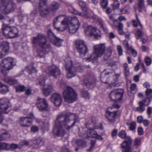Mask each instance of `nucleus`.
<instances>
[{
    "mask_svg": "<svg viewBox=\"0 0 152 152\" xmlns=\"http://www.w3.org/2000/svg\"><path fill=\"white\" fill-rule=\"evenodd\" d=\"M79 121L78 116L75 114L69 112H62L58 115L57 117L53 133L58 136H63L65 133L63 127L69 130Z\"/></svg>",
    "mask_w": 152,
    "mask_h": 152,
    "instance_id": "f257e3e1",
    "label": "nucleus"
},
{
    "mask_svg": "<svg viewBox=\"0 0 152 152\" xmlns=\"http://www.w3.org/2000/svg\"><path fill=\"white\" fill-rule=\"evenodd\" d=\"M60 87L63 88H65L63 92V96L65 102L72 103L76 100L77 94L72 88L67 86L64 83H61Z\"/></svg>",
    "mask_w": 152,
    "mask_h": 152,
    "instance_id": "f03ea898",
    "label": "nucleus"
},
{
    "mask_svg": "<svg viewBox=\"0 0 152 152\" xmlns=\"http://www.w3.org/2000/svg\"><path fill=\"white\" fill-rule=\"evenodd\" d=\"M16 64V60L13 58L7 57L3 59L0 63V71L6 76L9 71Z\"/></svg>",
    "mask_w": 152,
    "mask_h": 152,
    "instance_id": "7ed1b4c3",
    "label": "nucleus"
},
{
    "mask_svg": "<svg viewBox=\"0 0 152 152\" xmlns=\"http://www.w3.org/2000/svg\"><path fill=\"white\" fill-rule=\"evenodd\" d=\"M66 69L67 70L66 76L67 78H70L74 77L76 72H80L83 71V69L81 67L79 66L76 69L72 66V62L71 58L68 57L65 59Z\"/></svg>",
    "mask_w": 152,
    "mask_h": 152,
    "instance_id": "20e7f679",
    "label": "nucleus"
},
{
    "mask_svg": "<svg viewBox=\"0 0 152 152\" xmlns=\"http://www.w3.org/2000/svg\"><path fill=\"white\" fill-rule=\"evenodd\" d=\"M124 91L121 89H115L112 91L109 96L110 99L114 102L122 103L124 99L123 97Z\"/></svg>",
    "mask_w": 152,
    "mask_h": 152,
    "instance_id": "39448f33",
    "label": "nucleus"
},
{
    "mask_svg": "<svg viewBox=\"0 0 152 152\" xmlns=\"http://www.w3.org/2000/svg\"><path fill=\"white\" fill-rule=\"evenodd\" d=\"M2 31L3 35L6 37L13 38L18 37V30L15 27L3 26Z\"/></svg>",
    "mask_w": 152,
    "mask_h": 152,
    "instance_id": "423d86ee",
    "label": "nucleus"
},
{
    "mask_svg": "<svg viewBox=\"0 0 152 152\" xmlns=\"http://www.w3.org/2000/svg\"><path fill=\"white\" fill-rule=\"evenodd\" d=\"M32 42L34 44H39L42 48L50 50V45L47 42L45 37L42 34H39L38 37H33Z\"/></svg>",
    "mask_w": 152,
    "mask_h": 152,
    "instance_id": "0eeeda50",
    "label": "nucleus"
},
{
    "mask_svg": "<svg viewBox=\"0 0 152 152\" xmlns=\"http://www.w3.org/2000/svg\"><path fill=\"white\" fill-rule=\"evenodd\" d=\"M45 79L46 77L44 75L40 76L38 78L39 84L43 86L42 88L43 93L45 96H47L53 91V87L52 85H45Z\"/></svg>",
    "mask_w": 152,
    "mask_h": 152,
    "instance_id": "6e6552de",
    "label": "nucleus"
},
{
    "mask_svg": "<svg viewBox=\"0 0 152 152\" xmlns=\"http://www.w3.org/2000/svg\"><path fill=\"white\" fill-rule=\"evenodd\" d=\"M76 47L81 56H84L87 52V46L83 40L79 39L76 41Z\"/></svg>",
    "mask_w": 152,
    "mask_h": 152,
    "instance_id": "1a4fd4ad",
    "label": "nucleus"
},
{
    "mask_svg": "<svg viewBox=\"0 0 152 152\" xmlns=\"http://www.w3.org/2000/svg\"><path fill=\"white\" fill-rule=\"evenodd\" d=\"M132 142L131 138L127 136L125 138L124 141L120 145L121 152H132V148L131 146Z\"/></svg>",
    "mask_w": 152,
    "mask_h": 152,
    "instance_id": "9d476101",
    "label": "nucleus"
},
{
    "mask_svg": "<svg viewBox=\"0 0 152 152\" xmlns=\"http://www.w3.org/2000/svg\"><path fill=\"white\" fill-rule=\"evenodd\" d=\"M36 105L37 108L40 111H49L50 108L44 98L42 99L39 97L38 98Z\"/></svg>",
    "mask_w": 152,
    "mask_h": 152,
    "instance_id": "9b49d317",
    "label": "nucleus"
},
{
    "mask_svg": "<svg viewBox=\"0 0 152 152\" xmlns=\"http://www.w3.org/2000/svg\"><path fill=\"white\" fill-rule=\"evenodd\" d=\"M64 16L63 15H60L58 16L54 20V26L56 29L59 31H64L66 30L67 27H68V25H69V22L68 20V18H66L61 22V25L60 27L56 28L55 26V24L56 23L59 21L60 20H58V19L61 18L62 17H63Z\"/></svg>",
    "mask_w": 152,
    "mask_h": 152,
    "instance_id": "f8f14e48",
    "label": "nucleus"
},
{
    "mask_svg": "<svg viewBox=\"0 0 152 152\" xmlns=\"http://www.w3.org/2000/svg\"><path fill=\"white\" fill-rule=\"evenodd\" d=\"M34 118L33 114L31 113L29 117L21 118L19 119V123L21 126L23 127H29L32 124V119Z\"/></svg>",
    "mask_w": 152,
    "mask_h": 152,
    "instance_id": "ddd939ff",
    "label": "nucleus"
},
{
    "mask_svg": "<svg viewBox=\"0 0 152 152\" xmlns=\"http://www.w3.org/2000/svg\"><path fill=\"white\" fill-rule=\"evenodd\" d=\"M46 73L54 77H57L60 74V71L58 67L55 65L48 67L46 71Z\"/></svg>",
    "mask_w": 152,
    "mask_h": 152,
    "instance_id": "4468645a",
    "label": "nucleus"
},
{
    "mask_svg": "<svg viewBox=\"0 0 152 152\" xmlns=\"http://www.w3.org/2000/svg\"><path fill=\"white\" fill-rule=\"evenodd\" d=\"M9 0H1V3L4 7L3 12L8 14L13 11L15 9V5L14 4H9Z\"/></svg>",
    "mask_w": 152,
    "mask_h": 152,
    "instance_id": "2eb2a0df",
    "label": "nucleus"
},
{
    "mask_svg": "<svg viewBox=\"0 0 152 152\" xmlns=\"http://www.w3.org/2000/svg\"><path fill=\"white\" fill-rule=\"evenodd\" d=\"M9 100L6 98L0 99V109L1 112L7 113L10 110L9 109Z\"/></svg>",
    "mask_w": 152,
    "mask_h": 152,
    "instance_id": "dca6fc26",
    "label": "nucleus"
},
{
    "mask_svg": "<svg viewBox=\"0 0 152 152\" xmlns=\"http://www.w3.org/2000/svg\"><path fill=\"white\" fill-rule=\"evenodd\" d=\"M99 127L96 126L93 127V128H90L88 129L87 132V136L88 137H94L96 139L102 140L103 138L102 136L98 134L94 129H97Z\"/></svg>",
    "mask_w": 152,
    "mask_h": 152,
    "instance_id": "f3484780",
    "label": "nucleus"
},
{
    "mask_svg": "<svg viewBox=\"0 0 152 152\" xmlns=\"http://www.w3.org/2000/svg\"><path fill=\"white\" fill-rule=\"evenodd\" d=\"M50 99L54 105L56 106H60L62 101L61 95L58 93H55L52 95Z\"/></svg>",
    "mask_w": 152,
    "mask_h": 152,
    "instance_id": "a211bd4d",
    "label": "nucleus"
},
{
    "mask_svg": "<svg viewBox=\"0 0 152 152\" xmlns=\"http://www.w3.org/2000/svg\"><path fill=\"white\" fill-rule=\"evenodd\" d=\"M118 112L115 111L113 112L107 111L105 114V116L108 122L110 123H114L118 115Z\"/></svg>",
    "mask_w": 152,
    "mask_h": 152,
    "instance_id": "6ab92c4d",
    "label": "nucleus"
},
{
    "mask_svg": "<svg viewBox=\"0 0 152 152\" xmlns=\"http://www.w3.org/2000/svg\"><path fill=\"white\" fill-rule=\"evenodd\" d=\"M9 49L8 44L4 42L0 45V59L4 58L7 53Z\"/></svg>",
    "mask_w": 152,
    "mask_h": 152,
    "instance_id": "aec40b11",
    "label": "nucleus"
},
{
    "mask_svg": "<svg viewBox=\"0 0 152 152\" xmlns=\"http://www.w3.org/2000/svg\"><path fill=\"white\" fill-rule=\"evenodd\" d=\"M94 50L95 52H97L102 56L103 55L105 49V43H101L96 45H94Z\"/></svg>",
    "mask_w": 152,
    "mask_h": 152,
    "instance_id": "412c9836",
    "label": "nucleus"
},
{
    "mask_svg": "<svg viewBox=\"0 0 152 152\" xmlns=\"http://www.w3.org/2000/svg\"><path fill=\"white\" fill-rule=\"evenodd\" d=\"M69 11L72 13H73L75 15H77L83 17L85 18H89V13L86 12V14H85L83 12H80L77 11V10L75 9L72 7H68Z\"/></svg>",
    "mask_w": 152,
    "mask_h": 152,
    "instance_id": "4be33fe9",
    "label": "nucleus"
},
{
    "mask_svg": "<svg viewBox=\"0 0 152 152\" xmlns=\"http://www.w3.org/2000/svg\"><path fill=\"white\" fill-rule=\"evenodd\" d=\"M60 6L59 3L57 1H53L48 7L50 12H54L58 10Z\"/></svg>",
    "mask_w": 152,
    "mask_h": 152,
    "instance_id": "5701e85b",
    "label": "nucleus"
},
{
    "mask_svg": "<svg viewBox=\"0 0 152 152\" xmlns=\"http://www.w3.org/2000/svg\"><path fill=\"white\" fill-rule=\"evenodd\" d=\"M68 20L69 24L79 28L80 24L79 20L76 17H74L72 18H68Z\"/></svg>",
    "mask_w": 152,
    "mask_h": 152,
    "instance_id": "b1692460",
    "label": "nucleus"
},
{
    "mask_svg": "<svg viewBox=\"0 0 152 152\" xmlns=\"http://www.w3.org/2000/svg\"><path fill=\"white\" fill-rule=\"evenodd\" d=\"M102 55L97 52H95L94 50L93 52L89 58H88L86 60L87 61H94L97 60L98 58L101 57Z\"/></svg>",
    "mask_w": 152,
    "mask_h": 152,
    "instance_id": "393cba45",
    "label": "nucleus"
},
{
    "mask_svg": "<svg viewBox=\"0 0 152 152\" xmlns=\"http://www.w3.org/2000/svg\"><path fill=\"white\" fill-rule=\"evenodd\" d=\"M92 36L97 39H100L101 37L100 31L95 28H94L92 32Z\"/></svg>",
    "mask_w": 152,
    "mask_h": 152,
    "instance_id": "a878e982",
    "label": "nucleus"
},
{
    "mask_svg": "<svg viewBox=\"0 0 152 152\" xmlns=\"http://www.w3.org/2000/svg\"><path fill=\"white\" fill-rule=\"evenodd\" d=\"M94 28L91 26H88L85 29V33L88 37L92 36V32Z\"/></svg>",
    "mask_w": 152,
    "mask_h": 152,
    "instance_id": "bb28decb",
    "label": "nucleus"
},
{
    "mask_svg": "<svg viewBox=\"0 0 152 152\" xmlns=\"http://www.w3.org/2000/svg\"><path fill=\"white\" fill-rule=\"evenodd\" d=\"M4 81L10 85H12L17 83V81L13 78L8 77L4 79Z\"/></svg>",
    "mask_w": 152,
    "mask_h": 152,
    "instance_id": "cd10ccee",
    "label": "nucleus"
},
{
    "mask_svg": "<svg viewBox=\"0 0 152 152\" xmlns=\"http://www.w3.org/2000/svg\"><path fill=\"white\" fill-rule=\"evenodd\" d=\"M1 133V135H0V140L5 139L10 136L7 132L4 130H2Z\"/></svg>",
    "mask_w": 152,
    "mask_h": 152,
    "instance_id": "c85d7f7f",
    "label": "nucleus"
},
{
    "mask_svg": "<svg viewBox=\"0 0 152 152\" xmlns=\"http://www.w3.org/2000/svg\"><path fill=\"white\" fill-rule=\"evenodd\" d=\"M79 28L77 26L76 27L74 26L69 24L68 25V29L69 33L74 34L75 33L77 30Z\"/></svg>",
    "mask_w": 152,
    "mask_h": 152,
    "instance_id": "c756f323",
    "label": "nucleus"
},
{
    "mask_svg": "<svg viewBox=\"0 0 152 152\" xmlns=\"http://www.w3.org/2000/svg\"><path fill=\"white\" fill-rule=\"evenodd\" d=\"M8 91L7 86L1 83L0 82V93L5 94Z\"/></svg>",
    "mask_w": 152,
    "mask_h": 152,
    "instance_id": "7c9ffc66",
    "label": "nucleus"
},
{
    "mask_svg": "<svg viewBox=\"0 0 152 152\" xmlns=\"http://www.w3.org/2000/svg\"><path fill=\"white\" fill-rule=\"evenodd\" d=\"M79 6L81 7L82 8L83 10L85 12H83L85 14H86V12L89 13V17H90V14L89 12L88 11V9L87 8H86L85 7V4L84 2H83L82 1H79Z\"/></svg>",
    "mask_w": 152,
    "mask_h": 152,
    "instance_id": "2f4dec72",
    "label": "nucleus"
},
{
    "mask_svg": "<svg viewBox=\"0 0 152 152\" xmlns=\"http://www.w3.org/2000/svg\"><path fill=\"white\" fill-rule=\"evenodd\" d=\"M112 49L111 48H107L105 50L104 53V58L105 59H107L111 55Z\"/></svg>",
    "mask_w": 152,
    "mask_h": 152,
    "instance_id": "473e14b6",
    "label": "nucleus"
},
{
    "mask_svg": "<svg viewBox=\"0 0 152 152\" xmlns=\"http://www.w3.org/2000/svg\"><path fill=\"white\" fill-rule=\"evenodd\" d=\"M50 12L48 8H41L40 10V13L42 16H45L48 14Z\"/></svg>",
    "mask_w": 152,
    "mask_h": 152,
    "instance_id": "72a5a7b5",
    "label": "nucleus"
},
{
    "mask_svg": "<svg viewBox=\"0 0 152 152\" xmlns=\"http://www.w3.org/2000/svg\"><path fill=\"white\" fill-rule=\"evenodd\" d=\"M138 10L140 12L141 11L144 7V0H138Z\"/></svg>",
    "mask_w": 152,
    "mask_h": 152,
    "instance_id": "f704fd0d",
    "label": "nucleus"
},
{
    "mask_svg": "<svg viewBox=\"0 0 152 152\" xmlns=\"http://www.w3.org/2000/svg\"><path fill=\"white\" fill-rule=\"evenodd\" d=\"M76 144L78 146L83 148L86 146V143L81 140L77 139L76 141Z\"/></svg>",
    "mask_w": 152,
    "mask_h": 152,
    "instance_id": "c9c22d12",
    "label": "nucleus"
},
{
    "mask_svg": "<svg viewBox=\"0 0 152 152\" xmlns=\"http://www.w3.org/2000/svg\"><path fill=\"white\" fill-rule=\"evenodd\" d=\"M146 97L148 99H152V89H146L145 91Z\"/></svg>",
    "mask_w": 152,
    "mask_h": 152,
    "instance_id": "e433bc0d",
    "label": "nucleus"
},
{
    "mask_svg": "<svg viewBox=\"0 0 152 152\" xmlns=\"http://www.w3.org/2000/svg\"><path fill=\"white\" fill-rule=\"evenodd\" d=\"M16 91L18 92H23L25 89V87L24 85H19L15 87Z\"/></svg>",
    "mask_w": 152,
    "mask_h": 152,
    "instance_id": "4c0bfd02",
    "label": "nucleus"
},
{
    "mask_svg": "<svg viewBox=\"0 0 152 152\" xmlns=\"http://www.w3.org/2000/svg\"><path fill=\"white\" fill-rule=\"evenodd\" d=\"M8 145L9 144L5 143L0 142V150H8Z\"/></svg>",
    "mask_w": 152,
    "mask_h": 152,
    "instance_id": "58836bf2",
    "label": "nucleus"
},
{
    "mask_svg": "<svg viewBox=\"0 0 152 152\" xmlns=\"http://www.w3.org/2000/svg\"><path fill=\"white\" fill-rule=\"evenodd\" d=\"M43 139L41 137L39 138L34 141V144L40 145L43 144Z\"/></svg>",
    "mask_w": 152,
    "mask_h": 152,
    "instance_id": "ea45409f",
    "label": "nucleus"
},
{
    "mask_svg": "<svg viewBox=\"0 0 152 152\" xmlns=\"http://www.w3.org/2000/svg\"><path fill=\"white\" fill-rule=\"evenodd\" d=\"M101 7L103 9H104L106 8L108 5V0H101L100 1Z\"/></svg>",
    "mask_w": 152,
    "mask_h": 152,
    "instance_id": "a19ab883",
    "label": "nucleus"
},
{
    "mask_svg": "<svg viewBox=\"0 0 152 152\" xmlns=\"http://www.w3.org/2000/svg\"><path fill=\"white\" fill-rule=\"evenodd\" d=\"M126 7H125L124 8L120 9V12L122 14H129L130 13L129 7L128 6L127 9H126Z\"/></svg>",
    "mask_w": 152,
    "mask_h": 152,
    "instance_id": "79ce46f5",
    "label": "nucleus"
},
{
    "mask_svg": "<svg viewBox=\"0 0 152 152\" xmlns=\"http://www.w3.org/2000/svg\"><path fill=\"white\" fill-rule=\"evenodd\" d=\"M141 139L140 138H136L134 141V145L137 148L141 144Z\"/></svg>",
    "mask_w": 152,
    "mask_h": 152,
    "instance_id": "37998d69",
    "label": "nucleus"
},
{
    "mask_svg": "<svg viewBox=\"0 0 152 152\" xmlns=\"http://www.w3.org/2000/svg\"><path fill=\"white\" fill-rule=\"evenodd\" d=\"M114 1V2L112 5V6L113 9V10H116L118 8L120 4L118 0Z\"/></svg>",
    "mask_w": 152,
    "mask_h": 152,
    "instance_id": "c03bdc74",
    "label": "nucleus"
},
{
    "mask_svg": "<svg viewBox=\"0 0 152 152\" xmlns=\"http://www.w3.org/2000/svg\"><path fill=\"white\" fill-rule=\"evenodd\" d=\"M8 146V150H9L10 149L13 150L18 148L19 149L20 148V147L19 145V144L17 145L13 143L11 145L9 144Z\"/></svg>",
    "mask_w": 152,
    "mask_h": 152,
    "instance_id": "a18cd8bd",
    "label": "nucleus"
},
{
    "mask_svg": "<svg viewBox=\"0 0 152 152\" xmlns=\"http://www.w3.org/2000/svg\"><path fill=\"white\" fill-rule=\"evenodd\" d=\"M118 136L121 138H125L126 137V133L124 130L121 131L118 133Z\"/></svg>",
    "mask_w": 152,
    "mask_h": 152,
    "instance_id": "49530a36",
    "label": "nucleus"
},
{
    "mask_svg": "<svg viewBox=\"0 0 152 152\" xmlns=\"http://www.w3.org/2000/svg\"><path fill=\"white\" fill-rule=\"evenodd\" d=\"M136 18L137 19V21H136L135 20H133L132 21V23L133 25V26L134 27H137L138 25H140V26L142 27V25L140 23V22L137 16L136 15Z\"/></svg>",
    "mask_w": 152,
    "mask_h": 152,
    "instance_id": "de8ad7c7",
    "label": "nucleus"
},
{
    "mask_svg": "<svg viewBox=\"0 0 152 152\" xmlns=\"http://www.w3.org/2000/svg\"><path fill=\"white\" fill-rule=\"evenodd\" d=\"M136 128V123L135 122H131L129 124V128L131 131H134Z\"/></svg>",
    "mask_w": 152,
    "mask_h": 152,
    "instance_id": "09e8293b",
    "label": "nucleus"
},
{
    "mask_svg": "<svg viewBox=\"0 0 152 152\" xmlns=\"http://www.w3.org/2000/svg\"><path fill=\"white\" fill-rule=\"evenodd\" d=\"M139 106L137 107V110L138 111L142 112L145 110V108L143 106L144 105L140 102H139Z\"/></svg>",
    "mask_w": 152,
    "mask_h": 152,
    "instance_id": "8fccbe9b",
    "label": "nucleus"
},
{
    "mask_svg": "<svg viewBox=\"0 0 152 152\" xmlns=\"http://www.w3.org/2000/svg\"><path fill=\"white\" fill-rule=\"evenodd\" d=\"M56 41L54 43L55 45L58 47H60L62 45V40L59 39L58 37H56Z\"/></svg>",
    "mask_w": 152,
    "mask_h": 152,
    "instance_id": "3c124183",
    "label": "nucleus"
},
{
    "mask_svg": "<svg viewBox=\"0 0 152 152\" xmlns=\"http://www.w3.org/2000/svg\"><path fill=\"white\" fill-rule=\"evenodd\" d=\"M123 45L124 48L128 50H131L132 49V47L129 46L128 41H124L123 42Z\"/></svg>",
    "mask_w": 152,
    "mask_h": 152,
    "instance_id": "603ef678",
    "label": "nucleus"
},
{
    "mask_svg": "<svg viewBox=\"0 0 152 152\" xmlns=\"http://www.w3.org/2000/svg\"><path fill=\"white\" fill-rule=\"evenodd\" d=\"M148 99L146 97V99L142 101H140L145 106L148 105L150 102V99Z\"/></svg>",
    "mask_w": 152,
    "mask_h": 152,
    "instance_id": "864d4df0",
    "label": "nucleus"
},
{
    "mask_svg": "<svg viewBox=\"0 0 152 152\" xmlns=\"http://www.w3.org/2000/svg\"><path fill=\"white\" fill-rule=\"evenodd\" d=\"M145 60L147 65L149 66L151 64L152 60L149 57L147 56H146L145 58Z\"/></svg>",
    "mask_w": 152,
    "mask_h": 152,
    "instance_id": "5fc2aeb1",
    "label": "nucleus"
},
{
    "mask_svg": "<svg viewBox=\"0 0 152 152\" xmlns=\"http://www.w3.org/2000/svg\"><path fill=\"white\" fill-rule=\"evenodd\" d=\"M28 144V141L25 140H22L20 141L18 144L20 147V148L23 145H27Z\"/></svg>",
    "mask_w": 152,
    "mask_h": 152,
    "instance_id": "6e6d98bb",
    "label": "nucleus"
},
{
    "mask_svg": "<svg viewBox=\"0 0 152 152\" xmlns=\"http://www.w3.org/2000/svg\"><path fill=\"white\" fill-rule=\"evenodd\" d=\"M28 69L30 72L32 73L35 72H37V70L32 65H30L28 66Z\"/></svg>",
    "mask_w": 152,
    "mask_h": 152,
    "instance_id": "4d7b16f0",
    "label": "nucleus"
},
{
    "mask_svg": "<svg viewBox=\"0 0 152 152\" xmlns=\"http://www.w3.org/2000/svg\"><path fill=\"white\" fill-rule=\"evenodd\" d=\"M143 35V33L141 31L137 29V32L136 33V35L137 36L136 38L137 39H139V37H142Z\"/></svg>",
    "mask_w": 152,
    "mask_h": 152,
    "instance_id": "13d9d810",
    "label": "nucleus"
},
{
    "mask_svg": "<svg viewBox=\"0 0 152 152\" xmlns=\"http://www.w3.org/2000/svg\"><path fill=\"white\" fill-rule=\"evenodd\" d=\"M117 48L119 55V56L122 55L123 54V50L122 47L120 45H118L117 46Z\"/></svg>",
    "mask_w": 152,
    "mask_h": 152,
    "instance_id": "bf43d9fd",
    "label": "nucleus"
},
{
    "mask_svg": "<svg viewBox=\"0 0 152 152\" xmlns=\"http://www.w3.org/2000/svg\"><path fill=\"white\" fill-rule=\"evenodd\" d=\"M82 95L83 97L86 99L89 98V95L87 91H83L82 93Z\"/></svg>",
    "mask_w": 152,
    "mask_h": 152,
    "instance_id": "052dcab7",
    "label": "nucleus"
},
{
    "mask_svg": "<svg viewBox=\"0 0 152 152\" xmlns=\"http://www.w3.org/2000/svg\"><path fill=\"white\" fill-rule=\"evenodd\" d=\"M108 72L105 74V77L104 78L107 79L108 77V76H111V75L113 72L114 71L112 70L108 69Z\"/></svg>",
    "mask_w": 152,
    "mask_h": 152,
    "instance_id": "680f3d73",
    "label": "nucleus"
},
{
    "mask_svg": "<svg viewBox=\"0 0 152 152\" xmlns=\"http://www.w3.org/2000/svg\"><path fill=\"white\" fill-rule=\"evenodd\" d=\"M136 85L134 83L131 85L130 87V90L132 92L134 91L136 92L137 89L136 88Z\"/></svg>",
    "mask_w": 152,
    "mask_h": 152,
    "instance_id": "e2e57ef3",
    "label": "nucleus"
},
{
    "mask_svg": "<svg viewBox=\"0 0 152 152\" xmlns=\"http://www.w3.org/2000/svg\"><path fill=\"white\" fill-rule=\"evenodd\" d=\"M47 0H40L39 5L40 7L45 6Z\"/></svg>",
    "mask_w": 152,
    "mask_h": 152,
    "instance_id": "0e129e2a",
    "label": "nucleus"
},
{
    "mask_svg": "<svg viewBox=\"0 0 152 152\" xmlns=\"http://www.w3.org/2000/svg\"><path fill=\"white\" fill-rule=\"evenodd\" d=\"M110 19L113 21V24L114 26H116V23H117V20L114 19L113 18V15H110L109 17Z\"/></svg>",
    "mask_w": 152,
    "mask_h": 152,
    "instance_id": "69168bd1",
    "label": "nucleus"
},
{
    "mask_svg": "<svg viewBox=\"0 0 152 152\" xmlns=\"http://www.w3.org/2000/svg\"><path fill=\"white\" fill-rule=\"evenodd\" d=\"M142 123L144 126H148L150 123V122L148 120L145 119L143 121Z\"/></svg>",
    "mask_w": 152,
    "mask_h": 152,
    "instance_id": "338daca9",
    "label": "nucleus"
},
{
    "mask_svg": "<svg viewBox=\"0 0 152 152\" xmlns=\"http://www.w3.org/2000/svg\"><path fill=\"white\" fill-rule=\"evenodd\" d=\"M39 130L38 127L36 126H34L31 128V131L32 132H37Z\"/></svg>",
    "mask_w": 152,
    "mask_h": 152,
    "instance_id": "774afa93",
    "label": "nucleus"
}]
</instances>
